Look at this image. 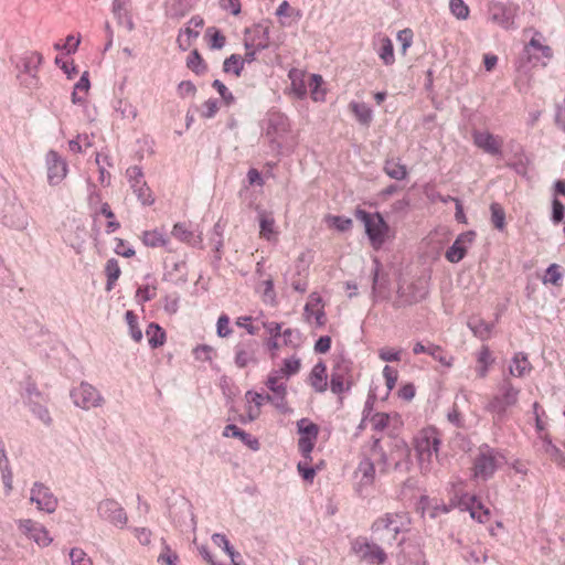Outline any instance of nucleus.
Listing matches in <instances>:
<instances>
[{
  "label": "nucleus",
  "instance_id": "1",
  "mask_svg": "<svg viewBox=\"0 0 565 565\" xmlns=\"http://www.w3.org/2000/svg\"><path fill=\"white\" fill-rule=\"evenodd\" d=\"M409 518L406 513H386L377 518L372 524V533L374 537L387 544L402 545L405 541L399 535L409 530Z\"/></svg>",
  "mask_w": 565,
  "mask_h": 565
},
{
  "label": "nucleus",
  "instance_id": "2",
  "mask_svg": "<svg viewBox=\"0 0 565 565\" xmlns=\"http://www.w3.org/2000/svg\"><path fill=\"white\" fill-rule=\"evenodd\" d=\"M355 216L364 223L365 232L372 246L380 248L384 244L390 231V226L383 216L380 213L371 214L364 210H356Z\"/></svg>",
  "mask_w": 565,
  "mask_h": 565
},
{
  "label": "nucleus",
  "instance_id": "3",
  "mask_svg": "<svg viewBox=\"0 0 565 565\" xmlns=\"http://www.w3.org/2000/svg\"><path fill=\"white\" fill-rule=\"evenodd\" d=\"M440 439L436 430H423L416 439V452L423 472L431 470L433 458L437 457Z\"/></svg>",
  "mask_w": 565,
  "mask_h": 565
},
{
  "label": "nucleus",
  "instance_id": "4",
  "mask_svg": "<svg viewBox=\"0 0 565 565\" xmlns=\"http://www.w3.org/2000/svg\"><path fill=\"white\" fill-rule=\"evenodd\" d=\"M503 460V456L495 449L488 445L481 446L475 459L473 477L482 480L491 478Z\"/></svg>",
  "mask_w": 565,
  "mask_h": 565
},
{
  "label": "nucleus",
  "instance_id": "5",
  "mask_svg": "<svg viewBox=\"0 0 565 565\" xmlns=\"http://www.w3.org/2000/svg\"><path fill=\"white\" fill-rule=\"evenodd\" d=\"M351 553L359 562L370 565H383L387 558L382 547L362 536L352 541Z\"/></svg>",
  "mask_w": 565,
  "mask_h": 565
},
{
  "label": "nucleus",
  "instance_id": "6",
  "mask_svg": "<svg viewBox=\"0 0 565 565\" xmlns=\"http://www.w3.org/2000/svg\"><path fill=\"white\" fill-rule=\"evenodd\" d=\"M70 397L76 407L84 411L102 407L105 398L102 393L90 383L82 381L78 386L70 391Z\"/></svg>",
  "mask_w": 565,
  "mask_h": 565
},
{
  "label": "nucleus",
  "instance_id": "7",
  "mask_svg": "<svg viewBox=\"0 0 565 565\" xmlns=\"http://www.w3.org/2000/svg\"><path fill=\"white\" fill-rule=\"evenodd\" d=\"M519 394L520 390L514 387L510 380L505 379L500 386V394L489 402L487 409L500 420L505 416L508 408L516 405Z\"/></svg>",
  "mask_w": 565,
  "mask_h": 565
},
{
  "label": "nucleus",
  "instance_id": "8",
  "mask_svg": "<svg viewBox=\"0 0 565 565\" xmlns=\"http://www.w3.org/2000/svg\"><path fill=\"white\" fill-rule=\"evenodd\" d=\"M520 7L513 2L492 1L489 3L490 20L501 28L514 29V19L518 15Z\"/></svg>",
  "mask_w": 565,
  "mask_h": 565
},
{
  "label": "nucleus",
  "instance_id": "9",
  "mask_svg": "<svg viewBox=\"0 0 565 565\" xmlns=\"http://www.w3.org/2000/svg\"><path fill=\"white\" fill-rule=\"evenodd\" d=\"M353 384L351 362L344 359L334 361L331 371L330 388L333 394L349 391Z\"/></svg>",
  "mask_w": 565,
  "mask_h": 565
},
{
  "label": "nucleus",
  "instance_id": "10",
  "mask_svg": "<svg viewBox=\"0 0 565 565\" xmlns=\"http://www.w3.org/2000/svg\"><path fill=\"white\" fill-rule=\"evenodd\" d=\"M98 516L116 527L124 529L128 516L125 509L114 499H104L97 505Z\"/></svg>",
  "mask_w": 565,
  "mask_h": 565
},
{
  "label": "nucleus",
  "instance_id": "11",
  "mask_svg": "<svg viewBox=\"0 0 565 565\" xmlns=\"http://www.w3.org/2000/svg\"><path fill=\"white\" fill-rule=\"evenodd\" d=\"M282 377L284 376L277 373L276 370L270 372L266 381V386L268 390H270L273 395L266 394V399L267 402H270L277 409L285 413L288 409L286 401L287 385L285 382L280 381Z\"/></svg>",
  "mask_w": 565,
  "mask_h": 565
},
{
  "label": "nucleus",
  "instance_id": "12",
  "mask_svg": "<svg viewBox=\"0 0 565 565\" xmlns=\"http://www.w3.org/2000/svg\"><path fill=\"white\" fill-rule=\"evenodd\" d=\"M30 501L40 511L53 513L57 508V498L51 489L42 482H34L30 490Z\"/></svg>",
  "mask_w": 565,
  "mask_h": 565
},
{
  "label": "nucleus",
  "instance_id": "13",
  "mask_svg": "<svg viewBox=\"0 0 565 565\" xmlns=\"http://www.w3.org/2000/svg\"><path fill=\"white\" fill-rule=\"evenodd\" d=\"M17 523L19 531L38 545L49 546L52 543V537L41 523L31 519H20Z\"/></svg>",
  "mask_w": 565,
  "mask_h": 565
},
{
  "label": "nucleus",
  "instance_id": "14",
  "mask_svg": "<svg viewBox=\"0 0 565 565\" xmlns=\"http://www.w3.org/2000/svg\"><path fill=\"white\" fill-rule=\"evenodd\" d=\"M46 166H47V180L51 185H56L62 182L67 173V164L61 158V156L50 150L46 153Z\"/></svg>",
  "mask_w": 565,
  "mask_h": 565
},
{
  "label": "nucleus",
  "instance_id": "15",
  "mask_svg": "<svg viewBox=\"0 0 565 565\" xmlns=\"http://www.w3.org/2000/svg\"><path fill=\"white\" fill-rule=\"evenodd\" d=\"M476 237V233L473 231H468L461 233L454 244L446 252V259L450 263H459L466 255L467 249L471 246L473 239Z\"/></svg>",
  "mask_w": 565,
  "mask_h": 565
},
{
  "label": "nucleus",
  "instance_id": "16",
  "mask_svg": "<svg viewBox=\"0 0 565 565\" xmlns=\"http://www.w3.org/2000/svg\"><path fill=\"white\" fill-rule=\"evenodd\" d=\"M42 63V55L38 52L26 54L22 58V83L28 87L36 86L38 68Z\"/></svg>",
  "mask_w": 565,
  "mask_h": 565
},
{
  "label": "nucleus",
  "instance_id": "17",
  "mask_svg": "<svg viewBox=\"0 0 565 565\" xmlns=\"http://www.w3.org/2000/svg\"><path fill=\"white\" fill-rule=\"evenodd\" d=\"M472 137L475 145L484 152L492 156L501 154L502 140L498 136L488 131H475Z\"/></svg>",
  "mask_w": 565,
  "mask_h": 565
},
{
  "label": "nucleus",
  "instance_id": "18",
  "mask_svg": "<svg viewBox=\"0 0 565 565\" xmlns=\"http://www.w3.org/2000/svg\"><path fill=\"white\" fill-rule=\"evenodd\" d=\"M257 343L255 341L239 342L235 347V364L238 367H245L250 363H256Z\"/></svg>",
  "mask_w": 565,
  "mask_h": 565
},
{
  "label": "nucleus",
  "instance_id": "19",
  "mask_svg": "<svg viewBox=\"0 0 565 565\" xmlns=\"http://www.w3.org/2000/svg\"><path fill=\"white\" fill-rule=\"evenodd\" d=\"M356 490L362 493L363 489L373 484L375 479L374 463L369 458H364L360 461L355 470Z\"/></svg>",
  "mask_w": 565,
  "mask_h": 565
},
{
  "label": "nucleus",
  "instance_id": "20",
  "mask_svg": "<svg viewBox=\"0 0 565 565\" xmlns=\"http://www.w3.org/2000/svg\"><path fill=\"white\" fill-rule=\"evenodd\" d=\"M113 14L119 25L132 31L135 25L130 14V0H113Z\"/></svg>",
  "mask_w": 565,
  "mask_h": 565
},
{
  "label": "nucleus",
  "instance_id": "21",
  "mask_svg": "<svg viewBox=\"0 0 565 565\" xmlns=\"http://www.w3.org/2000/svg\"><path fill=\"white\" fill-rule=\"evenodd\" d=\"M254 32L258 41H256L255 39H246L244 43L246 50L255 47L256 50L263 51L271 45V42L269 40V26L267 24L256 25Z\"/></svg>",
  "mask_w": 565,
  "mask_h": 565
},
{
  "label": "nucleus",
  "instance_id": "22",
  "mask_svg": "<svg viewBox=\"0 0 565 565\" xmlns=\"http://www.w3.org/2000/svg\"><path fill=\"white\" fill-rule=\"evenodd\" d=\"M224 437H234L242 440L244 445H246L252 450H258L259 449V441L254 438L250 434L246 433L245 430L241 429L234 424L226 425L223 430Z\"/></svg>",
  "mask_w": 565,
  "mask_h": 565
},
{
  "label": "nucleus",
  "instance_id": "23",
  "mask_svg": "<svg viewBox=\"0 0 565 565\" xmlns=\"http://www.w3.org/2000/svg\"><path fill=\"white\" fill-rule=\"evenodd\" d=\"M327 377V366L324 363L319 362L311 370L309 377L310 385L316 392L323 393L328 387Z\"/></svg>",
  "mask_w": 565,
  "mask_h": 565
},
{
  "label": "nucleus",
  "instance_id": "24",
  "mask_svg": "<svg viewBox=\"0 0 565 565\" xmlns=\"http://www.w3.org/2000/svg\"><path fill=\"white\" fill-rule=\"evenodd\" d=\"M258 221H259V234L262 238L267 241H271L276 237L277 232L275 230V218L271 213L266 211L258 212Z\"/></svg>",
  "mask_w": 565,
  "mask_h": 565
},
{
  "label": "nucleus",
  "instance_id": "25",
  "mask_svg": "<svg viewBox=\"0 0 565 565\" xmlns=\"http://www.w3.org/2000/svg\"><path fill=\"white\" fill-rule=\"evenodd\" d=\"M290 79V92L297 98H303L307 95V87L305 84V72L298 68H291L288 73Z\"/></svg>",
  "mask_w": 565,
  "mask_h": 565
},
{
  "label": "nucleus",
  "instance_id": "26",
  "mask_svg": "<svg viewBox=\"0 0 565 565\" xmlns=\"http://www.w3.org/2000/svg\"><path fill=\"white\" fill-rule=\"evenodd\" d=\"M198 0H168L167 10L172 18H182L190 12Z\"/></svg>",
  "mask_w": 565,
  "mask_h": 565
},
{
  "label": "nucleus",
  "instance_id": "27",
  "mask_svg": "<svg viewBox=\"0 0 565 565\" xmlns=\"http://www.w3.org/2000/svg\"><path fill=\"white\" fill-rule=\"evenodd\" d=\"M468 327L480 340H487L490 338L493 324L486 322L479 317H471L468 320Z\"/></svg>",
  "mask_w": 565,
  "mask_h": 565
},
{
  "label": "nucleus",
  "instance_id": "28",
  "mask_svg": "<svg viewBox=\"0 0 565 565\" xmlns=\"http://www.w3.org/2000/svg\"><path fill=\"white\" fill-rule=\"evenodd\" d=\"M0 471L6 494L8 495L13 489V473L6 450L0 451Z\"/></svg>",
  "mask_w": 565,
  "mask_h": 565
},
{
  "label": "nucleus",
  "instance_id": "29",
  "mask_svg": "<svg viewBox=\"0 0 565 565\" xmlns=\"http://www.w3.org/2000/svg\"><path fill=\"white\" fill-rule=\"evenodd\" d=\"M384 172L394 180L401 181L407 177V168L398 160L387 159L384 164Z\"/></svg>",
  "mask_w": 565,
  "mask_h": 565
},
{
  "label": "nucleus",
  "instance_id": "30",
  "mask_svg": "<svg viewBox=\"0 0 565 565\" xmlns=\"http://www.w3.org/2000/svg\"><path fill=\"white\" fill-rule=\"evenodd\" d=\"M166 277L170 280H186V264L184 260L172 262L171 265L166 263Z\"/></svg>",
  "mask_w": 565,
  "mask_h": 565
},
{
  "label": "nucleus",
  "instance_id": "31",
  "mask_svg": "<svg viewBox=\"0 0 565 565\" xmlns=\"http://www.w3.org/2000/svg\"><path fill=\"white\" fill-rule=\"evenodd\" d=\"M146 335L151 348L161 347L166 340V333L157 323H150L146 330Z\"/></svg>",
  "mask_w": 565,
  "mask_h": 565
},
{
  "label": "nucleus",
  "instance_id": "32",
  "mask_svg": "<svg viewBox=\"0 0 565 565\" xmlns=\"http://www.w3.org/2000/svg\"><path fill=\"white\" fill-rule=\"evenodd\" d=\"M114 109L122 119L134 120L137 117V108L127 99H117Z\"/></svg>",
  "mask_w": 565,
  "mask_h": 565
},
{
  "label": "nucleus",
  "instance_id": "33",
  "mask_svg": "<svg viewBox=\"0 0 565 565\" xmlns=\"http://www.w3.org/2000/svg\"><path fill=\"white\" fill-rule=\"evenodd\" d=\"M350 108L362 125H369L372 121V109L366 104L353 102Z\"/></svg>",
  "mask_w": 565,
  "mask_h": 565
},
{
  "label": "nucleus",
  "instance_id": "34",
  "mask_svg": "<svg viewBox=\"0 0 565 565\" xmlns=\"http://www.w3.org/2000/svg\"><path fill=\"white\" fill-rule=\"evenodd\" d=\"M179 557L178 554L172 551L164 539H161V552L157 558L159 565H177Z\"/></svg>",
  "mask_w": 565,
  "mask_h": 565
},
{
  "label": "nucleus",
  "instance_id": "35",
  "mask_svg": "<svg viewBox=\"0 0 565 565\" xmlns=\"http://www.w3.org/2000/svg\"><path fill=\"white\" fill-rule=\"evenodd\" d=\"M297 429L300 437L317 439L319 435V426L308 418H301L297 422Z\"/></svg>",
  "mask_w": 565,
  "mask_h": 565
},
{
  "label": "nucleus",
  "instance_id": "36",
  "mask_svg": "<svg viewBox=\"0 0 565 565\" xmlns=\"http://www.w3.org/2000/svg\"><path fill=\"white\" fill-rule=\"evenodd\" d=\"M493 362L491 353L488 347H482L478 354V365L476 372L480 379H483L488 374L489 365Z\"/></svg>",
  "mask_w": 565,
  "mask_h": 565
},
{
  "label": "nucleus",
  "instance_id": "37",
  "mask_svg": "<svg viewBox=\"0 0 565 565\" xmlns=\"http://www.w3.org/2000/svg\"><path fill=\"white\" fill-rule=\"evenodd\" d=\"M323 78L318 74H312L309 82L311 98L315 102H323L326 98V89L322 88Z\"/></svg>",
  "mask_w": 565,
  "mask_h": 565
},
{
  "label": "nucleus",
  "instance_id": "38",
  "mask_svg": "<svg viewBox=\"0 0 565 565\" xmlns=\"http://www.w3.org/2000/svg\"><path fill=\"white\" fill-rule=\"evenodd\" d=\"M530 370V362L522 353H516L510 365V374L514 376H523Z\"/></svg>",
  "mask_w": 565,
  "mask_h": 565
},
{
  "label": "nucleus",
  "instance_id": "39",
  "mask_svg": "<svg viewBox=\"0 0 565 565\" xmlns=\"http://www.w3.org/2000/svg\"><path fill=\"white\" fill-rule=\"evenodd\" d=\"M142 242L149 247H160L168 244L166 236L157 230L143 232Z\"/></svg>",
  "mask_w": 565,
  "mask_h": 565
},
{
  "label": "nucleus",
  "instance_id": "40",
  "mask_svg": "<svg viewBox=\"0 0 565 565\" xmlns=\"http://www.w3.org/2000/svg\"><path fill=\"white\" fill-rule=\"evenodd\" d=\"M300 366H301L300 359L297 358L296 355H294V356H291L289 359H285L284 363H282V366L279 370H276V371L281 376L288 379V377L297 374L299 372V370H300Z\"/></svg>",
  "mask_w": 565,
  "mask_h": 565
},
{
  "label": "nucleus",
  "instance_id": "41",
  "mask_svg": "<svg viewBox=\"0 0 565 565\" xmlns=\"http://www.w3.org/2000/svg\"><path fill=\"white\" fill-rule=\"evenodd\" d=\"M131 189L142 205L153 204L154 198L146 181L141 182L140 184H134Z\"/></svg>",
  "mask_w": 565,
  "mask_h": 565
},
{
  "label": "nucleus",
  "instance_id": "42",
  "mask_svg": "<svg viewBox=\"0 0 565 565\" xmlns=\"http://www.w3.org/2000/svg\"><path fill=\"white\" fill-rule=\"evenodd\" d=\"M105 271L107 276L106 289L111 290L114 284L120 276V267L118 262L115 258L108 259L106 263Z\"/></svg>",
  "mask_w": 565,
  "mask_h": 565
},
{
  "label": "nucleus",
  "instance_id": "43",
  "mask_svg": "<svg viewBox=\"0 0 565 565\" xmlns=\"http://www.w3.org/2000/svg\"><path fill=\"white\" fill-rule=\"evenodd\" d=\"M171 234L177 239L188 243V244H192L193 239H194L193 232L190 230V227L185 223L174 224Z\"/></svg>",
  "mask_w": 565,
  "mask_h": 565
},
{
  "label": "nucleus",
  "instance_id": "44",
  "mask_svg": "<svg viewBox=\"0 0 565 565\" xmlns=\"http://www.w3.org/2000/svg\"><path fill=\"white\" fill-rule=\"evenodd\" d=\"M379 56L385 65H392L395 61L394 47L391 39L383 38Z\"/></svg>",
  "mask_w": 565,
  "mask_h": 565
},
{
  "label": "nucleus",
  "instance_id": "45",
  "mask_svg": "<svg viewBox=\"0 0 565 565\" xmlns=\"http://www.w3.org/2000/svg\"><path fill=\"white\" fill-rule=\"evenodd\" d=\"M324 221L329 226L335 227L339 232L349 231L353 224L351 218L338 215H327Z\"/></svg>",
  "mask_w": 565,
  "mask_h": 565
},
{
  "label": "nucleus",
  "instance_id": "46",
  "mask_svg": "<svg viewBox=\"0 0 565 565\" xmlns=\"http://www.w3.org/2000/svg\"><path fill=\"white\" fill-rule=\"evenodd\" d=\"M427 354L445 366H451L452 364V358L446 354L439 345L429 343L427 345Z\"/></svg>",
  "mask_w": 565,
  "mask_h": 565
},
{
  "label": "nucleus",
  "instance_id": "47",
  "mask_svg": "<svg viewBox=\"0 0 565 565\" xmlns=\"http://www.w3.org/2000/svg\"><path fill=\"white\" fill-rule=\"evenodd\" d=\"M491 211V222L493 226L500 231H502L505 226V213L502 206L499 203L493 202L490 205Z\"/></svg>",
  "mask_w": 565,
  "mask_h": 565
},
{
  "label": "nucleus",
  "instance_id": "48",
  "mask_svg": "<svg viewBox=\"0 0 565 565\" xmlns=\"http://www.w3.org/2000/svg\"><path fill=\"white\" fill-rule=\"evenodd\" d=\"M29 393L31 394V391L29 390ZM30 408L31 412L45 425H50L52 423V418L50 416L49 409L40 404L39 402L32 401L30 397Z\"/></svg>",
  "mask_w": 565,
  "mask_h": 565
},
{
  "label": "nucleus",
  "instance_id": "49",
  "mask_svg": "<svg viewBox=\"0 0 565 565\" xmlns=\"http://www.w3.org/2000/svg\"><path fill=\"white\" fill-rule=\"evenodd\" d=\"M244 66V61H242V57L236 54H232L230 57H227L223 63V71L228 73L233 72L236 76L241 75V72Z\"/></svg>",
  "mask_w": 565,
  "mask_h": 565
},
{
  "label": "nucleus",
  "instance_id": "50",
  "mask_svg": "<svg viewBox=\"0 0 565 565\" xmlns=\"http://www.w3.org/2000/svg\"><path fill=\"white\" fill-rule=\"evenodd\" d=\"M281 335L284 345L298 348L302 343L301 333L297 329H286Z\"/></svg>",
  "mask_w": 565,
  "mask_h": 565
},
{
  "label": "nucleus",
  "instance_id": "51",
  "mask_svg": "<svg viewBox=\"0 0 565 565\" xmlns=\"http://www.w3.org/2000/svg\"><path fill=\"white\" fill-rule=\"evenodd\" d=\"M450 12L459 20H466L469 17V7L463 0H450L449 1Z\"/></svg>",
  "mask_w": 565,
  "mask_h": 565
},
{
  "label": "nucleus",
  "instance_id": "52",
  "mask_svg": "<svg viewBox=\"0 0 565 565\" xmlns=\"http://www.w3.org/2000/svg\"><path fill=\"white\" fill-rule=\"evenodd\" d=\"M127 324L129 327L130 335L136 341L139 342L142 339V331L138 327L137 316L128 310L125 315Z\"/></svg>",
  "mask_w": 565,
  "mask_h": 565
},
{
  "label": "nucleus",
  "instance_id": "53",
  "mask_svg": "<svg viewBox=\"0 0 565 565\" xmlns=\"http://www.w3.org/2000/svg\"><path fill=\"white\" fill-rule=\"evenodd\" d=\"M206 35L210 36V47L214 50H221L226 43L225 36L215 28H209Z\"/></svg>",
  "mask_w": 565,
  "mask_h": 565
},
{
  "label": "nucleus",
  "instance_id": "54",
  "mask_svg": "<svg viewBox=\"0 0 565 565\" xmlns=\"http://www.w3.org/2000/svg\"><path fill=\"white\" fill-rule=\"evenodd\" d=\"M186 65L190 70L195 72L196 74H201L205 71L206 66L204 65L203 58L199 54L196 50H194L188 57Z\"/></svg>",
  "mask_w": 565,
  "mask_h": 565
},
{
  "label": "nucleus",
  "instance_id": "55",
  "mask_svg": "<svg viewBox=\"0 0 565 565\" xmlns=\"http://www.w3.org/2000/svg\"><path fill=\"white\" fill-rule=\"evenodd\" d=\"M70 558L72 565H93L87 554L78 547H74L70 551Z\"/></svg>",
  "mask_w": 565,
  "mask_h": 565
},
{
  "label": "nucleus",
  "instance_id": "56",
  "mask_svg": "<svg viewBox=\"0 0 565 565\" xmlns=\"http://www.w3.org/2000/svg\"><path fill=\"white\" fill-rule=\"evenodd\" d=\"M316 441H317V439H311V438H308V437H300L299 438V440H298V449H299L300 454L302 455V457L306 460H310L311 459L310 454L313 450Z\"/></svg>",
  "mask_w": 565,
  "mask_h": 565
},
{
  "label": "nucleus",
  "instance_id": "57",
  "mask_svg": "<svg viewBox=\"0 0 565 565\" xmlns=\"http://www.w3.org/2000/svg\"><path fill=\"white\" fill-rule=\"evenodd\" d=\"M409 288L412 289V296L406 300L408 303H416L426 298L427 289L422 282L412 284Z\"/></svg>",
  "mask_w": 565,
  "mask_h": 565
},
{
  "label": "nucleus",
  "instance_id": "58",
  "mask_svg": "<svg viewBox=\"0 0 565 565\" xmlns=\"http://www.w3.org/2000/svg\"><path fill=\"white\" fill-rule=\"evenodd\" d=\"M562 279V274L559 273V266L556 264H552L547 267L545 276H544V282H550L552 285H558L559 280Z\"/></svg>",
  "mask_w": 565,
  "mask_h": 565
},
{
  "label": "nucleus",
  "instance_id": "59",
  "mask_svg": "<svg viewBox=\"0 0 565 565\" xmlns=\"http://www.w3.org/2000/svg\"><path fill=\"white\" fill-rule=\"evenodd\" d=\"M138 542L143 546H149L151 543L152 532L147 527H132L131 529Z\"/></svg>",
  "mask_w": 565,
  "mask_h": 565
},
{
  "label": "nucleus",
  "instance_id": "60",
  "mask_svg": "<svg viewBox=\"0 0 565 565\" xmlns=\"http://www.w3.org/2000/svg\"><path fill=\"white\" fill-rule=\"evenodd\" d=\"M216 328L218 337H228L232 333V330L230 328V318L226 315H221L217 319Z\"/></svg>",
  "mask_w": 565,
  "mask_h": 565
},
{
  "label": "nucleus",
  "instance_id": "61",
  "mask_svg": "<svg viewBox=\"0 0 565 565\" xmlns=\"http://www.w3.org/2000/svg\"><path fill=\"white\" fill-rule=\"evenodd\" d=\"M383 376L385 379L387 390L392 391L397 382V370L391 367L390 365H385L383 369Z\"/></svg>",
  "mask_w": 565,
  "mask_h": 565
},
{
  "label": "nucleus",
  "instance_id": "62",
  "mask_svg": "<svg viewBox=\"0 0 565 565\" xmlns=\"http://www.w3.org/2000/svg\"><path fill=\"white\" fill-rule=\"evenodd\" d=\"M218 110V103L216 99H209L202 105L201 116L204 118H212Z\"/></svg>",
  "mask_w": 565,
  "mask_h": 565
},
{
  "label": "nucleus",
  "instance_id": "63",
  "mask_svg": "<svg viewBox=\"0 0 565 565\" xmlns=\"http://www.w3.org/2000/svg\"><path fill=\"white\" fill-rule=\"evenodd\" d=\"M126 173L129 179L131 188L134 186V184H140L141 182L145 181L143 173H142L141 169L137 166L128 168Z\"/></svg>",
  "mask_w": 565,
  "mask_h": 565
},
{
  "label": "nucleus",
  "instance_id": "64",
  "mask_svg": "<svg viewBox=\"0 0 565 565\" xmlns=\"http://www.w3.org/2000/svg\"><path fill=\"white\" fill-rule=\"evenodd\" d=\"M397 41L402 44V51L405 53L413 42V31L411 29L401 30L397 33Z\"/></svg>",
  "mask_w": 565,
  "mask_h": 565
}]
</instances>
